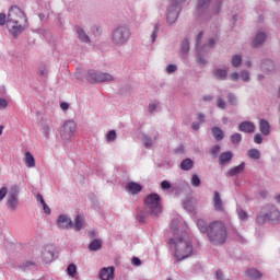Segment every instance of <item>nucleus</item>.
Here are the masks:
<instances>
[{
	"label": "nucleus",
	"mask_w": 280,
	"mask_h": 280,
	"mask_svg": "<svg viewBox=\"0 0 280 280\" xmlns=\"http://www.w3.org/2000/svg\"><path fill=\"white\" fill-rule=\"evenodd\" d=\"M238 218H240V220H246L248 218V213H246V211H244V210H241L238 212Z\"/></svg>",
	"instance_id": "774afa93"
},
{
	"label": "nucleus",
	"mask_w": 280,
	"mask_h": 280,
	"mask_svg": "<svg viewBox=\"0 0 280 280\" xmlns=\"http://www.w3.org/2000/svg\"><path fill=\"white\" fill-rule=\"evenodd\" d=\"M34 268H36V264L32 262V261H26L23 266L22 269L24 270V272L26 270H34Z\"/></svg>",
	"instance_id": "3c124183"
},
{
	"label": "nucleus",
	"mask_w": 280,
	"mask_h": 280,
	"mask_svg": "<svg viewBox=\"0 0 280 280\" xmlns=\"http://www.w3.org/2000/svg\"><path fill=\"white\" fill-rule=\"evenodd\" d=\"M231 143H233V145H237V143H240L242 141V133H233L230 137Z\"/></svg>",
	"instance_id": "c03bdc74"
},
{
	"label": "nucleus",
	"mask_w": 280,
	"mask_h": 280,
	"mask_svg": "<svg viewBox=\"0 0 280 280\" xmlns=\"http://www.w3.org/2000/svg\"><path fill=\"white\" fill-rule=\"evenodd\" d=\"M217 106H218V108H221V110H225L226 109V101H224V98H222V96H218L217 97Z\"/></svg>",
	"instance_id": "09e8293b"
},
{
	"label": "nucleus",
	"mask_w": 280,
	"mask_h": 280,
	"mask_svg": "<svg viewBox=\"0 0 280 280\" xmlns=\"http://www.w3.org/2000/svg\"><path fill=\"white\" fill-rule=\"evenodd\" d=\"M131 264H132V266L139 267V266H141V259L139 257H133L131 259Z\"/></svg>",
	"instance_id": "338daca9"
},
{
	"label": "nucleus",
	"mask_w": 280,
	"mask_h": 280,
	"mask_svg": "<svg viewBox=\"0 0 280 280\" xmlns=\"http://www.w3.org/2000/svg\"><path fill=\"white\" fill-rule=\"evenodd\" d=\"M267 38H268V35L265 32H257L252 40L253 47H261V45L266 43Z\"/></svg>",
	"instance_id": "dca6fc26"
},
{
	"label": "nucleus",
	"mask_w": 280,
	"mask_h": 280,
	"mask_svg": "<svg viewBox=\"0 0 280 280\" xmlns=\"http://www.w3.org/2000/svg\"><path fill=\"white\" fill-rule=\"evenodd\" d=\"M212 75L215 78V80L224 81L226 78H229V70L223 68H217L212 71Z\"/></svg>",
	"instance_id": "4be33fe9"
},
{
	"label": "nucleus",
	"mask_w": 280,
	"mask_h": 280,
	"mask_svg": "<svg viewBox=\"0 0 280 280\" xmlns=\"http://www.w3.org/2000/svg\"><path fill=\"white\" fill-rule=\"evenodd\" d=\"M222 12V0H213L211 3V7L208 10L207 13L203 15L198 14V4H196V16L199 19H211V14H220Z\"/></svg>",
	"instance_id": "9d476101"
},
{
	"label": "nucleus",
	"mask_w": 280,
	"mask_h": 280,
	"mask_svg": "<svg viewBox=\"0 0 280 280\" xmlns=\"http://www.w3.org/2000/svg\"><path fill=\"white\" fill-rule=\"evenodd\" d=\"M187 0H168L166 9V21L168 25H174L178 21L180 11L183 10V3Z\"/></svg>",
	"instance_id": "423d86ee"
},
{
	"label": "nucleus",
	"mask_w": 280,
	"mask_h": 280,
	"mask_svg": "<svg viewBox=\"0 0 280 280\" xmlns=\"http://www.w3.org/2000/svg\"><path fill=\"white\" fill-rule=\"evenodd\" d=\"M5 196H8V187L4 186L0 188V202L5 198Z\"/></svg>",
	"instance_id": "680f3d73"
},
{
	"label": "nucleus",
	"mask_w": 280,
	"mask_h": 280,
	"mask_svg": "<svg viewBox=\"0 0 280 280\" xmlns=\"http://www.w3.org/2000/svg\"><path fill=\"white\" fill-rule=\"evenodd\" d=\"M246 277L252 280H260L264 277V273L258 269L252 268L246 270Z\"/></svg>",
	"instance_id": "b1692460"
},
{
	"label": "nucleus",
	"mask_w": 280,
	"mask_h": 280,
	"mask_svg": "<svg viewBox=\"0 0 280 280\" xmlns=\"http://www.w3.org/2000/svg\"><path fill=\"white\" fill-rule=\"evenodd\" d=\"M42 258L45 261V264H51V261H54V252L44 250L42 254Z\"/></svg>",
	"instance_id": "f704fd0d"
},
{
	"label": "nucleus",
	"mask_w": 280,
	"mask_h": 280,
	"mask_svg": "<svg viewBox=\"0 0 280 280\" xmlns=\"http://www.w3.org/2000/svg\"><path fill=\"white\" fill-rule=\"evenodd\" d=\"M102 249V240L96 238L92 241L89 245V250L91 252H97Z\"/></svg>",
	"instance_id": "473e14b6"
},
{
	"label": "nucleus",
	"mask_w": 280,
	"mask_h": 280,
	"mask_svg": "<svg viewBox=\"0 0 280 280\" xmlns=\"http://www.w3.org/2000/svg\"><path fill=\"white\" fill-rule=\"evenodd\" d=\"M24 163L26 167H36V160L34 159V155L30 151L25 153Z\"/></svg>",
	"instance_id": "bb28decb"
},
{
	"label": "nucleus",
	"mask_w": 280,
	"mask_h": 280,
	"mask_svg": "<svg viewBox=\"0 0 280 280\" xmlns=\"http://www.w3.org/2000/svg\"><path fill=\"white\" fill-rule=\"evenodd\" d=\"M77 34L79 37V40H81L82 43H91V38L89 37V35H86V32H84V28L82 27H77Z\"/></svg>",
	"instance_id": "cd10ccee"
},
{
	"label": "nucleus",
	"mask_w": 280,
	"mask_h": 280,
	"mask_svg": "<svg viewBox=\"0 0 280 280\" xmlns=\"http://www.w3.org/2000/svg\"><path fill=\"white\" fill-rule=\"evenodd\" d=\"M67 275L72 278L75 277V275H78V266H75V264H70L67 267Z\"/></svg>",
	"instance_id": "58836bf2"
},
{
	"label": "nucleus",
	"mask_w": 280,
	"mask_h": 280,
	"mask_svg": "<svg viewBox=\"0 0 280 280\" xmlns=\"http://www.w3.org/2000/svg\"><path fill=\"white\" fill-rule=\"evenodd\" d=\"M215 280H228L226 278H224V272L222 271V269H218L215 271Z\"/></svg>",
	"instance_id": "4d7b16f0"
},
{
	"label": "nucleus",
	"mask_w": 280,
	"mask_h": 280,
	"mask_svg": "<svg viewBox=\"0 0 280 280\" xmlns=\"http://www.w3.org/2000/svg\"><path fill=\"white\" fill-rule=\"evenodd\" d=\"M247 154L249 159H255V160L261 159V152H259L258 149H250L247 151Z\"/></svg>",
	"instance_id": "ea45409f"
},
{
	"label": "nucleus",
	"mask_w": 280,
	"mask_h": 280,
	"mask_svg": "<svg viewBox=\"0 0 280 280\" xmlns=\"http://www.w3.org/2000/svg\"><path fill=\"white\" fill-rule=\"evenodd\" d=\"M197 228L199 229L200 233H209V224L202 219L197 220Z\"/></svg>",
	"instance_id": "2f4dec72"
},
{
	"label": "nucleus",
	"mask_w": 280,
	"mask_h": 280,
	"mask_svg": "<svg viewBox=\"0 0 280 280\" xmlns=\"http://www.w3.org/2000/svg\"><path fill=\"white\" fill-rule=\"evenodd\" d=\"M211 5V0H197V12L199 16H205L209 7Z\"/></svg>",
	"instance_id": "2eb2a0df"
},
{
	"label": "nucleus",
	"mask_w": 280,
	"mask_h": 280,
	"mask_svg": "<svg viewBox=\"0 0 280 280\" xmlns=\"http://www.w3.org/2000/svg\"><path fill=\"white\" fill-rule=\"evenodd\" d=\"M19 186L11 187L9 195L7 197V207L14 211L19 207Z\"/></svg>",
	"instance_id": "9b49d317"
},
{
	"label": "nucleus",
	"mask_w": 280,
	"mask_h": 280,
	"mask_svg": "<svg viewBox=\"0 0 280 280\" xmlns=\"http://www.w3.org/2000/svg\"><path fill=\"white\" fill-rule=\"evenodd\" d=\"M207 237L213 246H222L226 244V237H229V232L226 231V225L222 221H213L209 223V230Z\"/></svg>",
	"instance_id": "7ed1b4c3"
},
{
	"label": "nucleus",
	"mask_w": 280,
	"mask_h": 280,
	"mask_svg": "<svg viewBox=\"0 0 280 280\" xmlns=\"http://www.w3.org/2000/svg\"><path fill=\"white\" fill-rule=\"evenodd\" d=\"M137 220L138 222H140L141 224H143L145 222V213L143 211H140L137 215Z\"/></svg>",
	"instance_id": "052dcab7"
},
{
	"label": "nucleus",
	"mask_w": 280,
	"mask_h": 280,
	"mask_svg": "<svg viewBox=\"0 0 280 280\" xmlns=\"http://www.w3.org/2000/svg\"><path fill=\"white\" fill-rule=\"evenodd\" d=\"M230 80L232 82H237L240 80V73L233 72L232 74H230Z\"/></svg>",
	"instance_id": "69168bd1"
},
{
	"label": "nucleus",
	"mask_w": 280,
	"mask_h": 280,
	"mask_svg": "<svg viewBox=\"0 0 280 280\" xmlns=\"http://www.w3.org/2000/svg\"><path fill=\"white\" fill-rule=\"evenodd\" d=\"M8 31L12 34L13 38L23 34L27 27H30V22L27 21V15L21 10V8L14 5L11 7L8 13L7 20Z\"/></svg>",
	"instance_id": "f257e3e1"
},
{
	"label": "nucleus",
	"mask_w": 280,
	"mask_h": 280,
	"mask_svg": "<svg viewBox=\"0 0 280 280\" xmlns=\"http://www.w3.org/2000/svg\"><path fill=\"white\" fill-rule=\"evenodd\" d=\"M279 209L273 205H267L261 208L260 212L256 217V223L262 226L266 222H279Z\"/></svg>",
	"instance_id": "39448f33"
},
{
	"label": "nucleus",
	"mask_w": 280,
	"mask_h": 280,
	"mask_svg": "<svg viewBox=\"0 0 280 280\" xmlns=\"http://www.w3.org/2000/svg\"><path fill=\"white\" fill-rule=\"evenodd\" d=\"M100 278L102 280H113L115 279V267H104L101 269Z\"/></svg>",
	"instance_id": "f3484780"
},
{
	"label": "nucleus",
	"mask_w": 280,
	"mask_h": 280,
	"mask_svg": "<svg viewBox=\"0 0 280 280\" xmlns=\"http://www.w3.org/2000/svg\"><path fill=\"white\" fill-rule=\"evenodd\" d=\"M220 144H215L210 149V154H212V156H218V154H220Z\"/></svg>",
	"instance_id": "6e6d98bb"
},
{
	"label": "nucleus",
	"mask_w": 280,
	"mask_h": 280,
	"mask_svg": "<svg viewBox=\"0 0 280 280\" xmlns=\"http://www.w3.org/2000/svg\"><path fill=\"white\" fill-rule=\"evenodd\" d=\"M142 143L147 150H150V148H152V144H153L152 138H150V136L143 133L142 135Z\"/></svg>",
	"instance_id": "4c0bfd02"
},
{
	"label": "nucleus",
	"mask_w": 280,
	"mask_h": 280,
	"mask_svg": "<svg viewBox=\"0 0 280 280\" xmlns=\"http://www.w3.org/2000/svg\"><path fill=\"white\" fill-rule=\"evenodd\" d=\"M161 189H163L164 191H167V189H172V184L170 183V180L167 179L162 180Z\"/></svg>",
	"instance_id": "864d4df0"
},
{
	"label": "nucleus",
	"mask_w": 280,
	"mask_h": 280,
	"mask_svg": "<svg viewBox=\"0 0 280 280\" xmlns=\"http://www.w3.org/2000/svg\"><path fill=\"white\" fill-rule=\"evenodd\" d=\"M205 36L203 32H200L196 39V50L197 54H202V46H200V40H202V37Z\"/></svg>",
	"instance_id": "79ce46f5"
},
{
	"label": "nucleus",
	"mask_w": 280,
	"mask_h": 280,
	"mask_svg": "<svg viewBox=\"0 0 280 280\" xmlns=\"http://www.w3.org/2000/svg\"><path fill=\"white\" fill-rule=\"evenodd\" d=\"M240 78H241V80H243V82H249L250 81V72H248V70H243V71H241Z\"/></svg>",
	"instance_id": "8fccbe9b"
},
{
	"label": "nucleus",
	"mask_w": 280,
	"mask_h": 280,
	"mask_svg": "<svg viewBox=\"0 0 280 280\" xmlns=\"http://www.w3.org/2000/svg\"><path fill=\"white\" fill-rule=\"evenodd\" d=\"M213 47H215V39L210 38L208 40V44H205L203 46H201L202 51L208 52L210 49H213Z\"/></svg>",
	"instance_id": "a19ab883"
},
{
	"label": "nucleus",
	"mask_w": 280,
	"mask_h": 280,
	"mask_svg": "<svg viewBox=\"0 0 280 280\" xmlns=\"http://www.w3.org/2000/svg\"><path fill=\"white\" fill-rule=\"evenodd\" d=\"M260 71H262V73H272V71H275V61H272V59L261 60Z\"/></svg>",
	"instance_id": "a211bd4d"
},
{
	"label": "nucleus",
	"mask_w": 280,
	"mask_h": 280,
	"mask_svg": "<svg viewBox=\"0 0 280 280\" xmlns=\"http://www.w3.org/2000/svg\"><path fill=\"white\" fill-rule=\"evenodd\" d=\"M161 31V24H154L153 26V31L151 34V43L152 45H154V43H156V38H159V32Z\"/></svg>",
	"instance_id": "c9c22d12"
},
{
	"label": "nucleus",
	"mask_w": 280,
	"mask_h": 280,
	"mask_svg": "<svg viewBox=\"0 0 280 280\" xmlns=\"http://www.w3.org/2000/svg\"><path fill=\"white\" fill-rule=\"evenodd\" d=\"M213 208L219 213H224V203L222 202V198L220 197V192L219 191H214Z\"/></svg>",
	"instance_id": "6ab92c4d"
},
{
	"label": "nucleus",
	"mask_w": 280,
	"mask_h": 280,
	"mask_svg": "<svg viewBox=\"0 0 280 280\" xmlns=\"http://www.w3.org/2000/svg\"><path fill=\"white\" fill-rule=\"evenodd\" d=\"M85 80L90 84H100L102 82H113L115 78L108 72H102L100 70L90 69L85 75Z\"/></svg>",
	"instance_id": "0eeeda50"
},
{
	"label": "nucleus",
	"mask_w": 280,
	"mask_h": 280,
	"mask_svg": "<svg viewBox=\"0 0 280 280\" xmlns=\"http://www.w3.org/2000/svg\"><path fill=\"white\" fill-rule=\"evenodd\" d=\"M72 229L77 232L82 231V229H84V218H82L81 214H78L74 218V222H72Z\"/></svg>",
	"instance_id": "393cba45"
},
{
	"label": "nucleus",
	"mask_w": 280,
	"mask_h": 280,
	"mask_svg": "<svg viewBox=\"0 0 280 280\" xmlns=\"http://www.w3.org/2000/svg\"><path fill=\"white\" fill-rule=\"evenodd\" d=\"M167 244L174 247V258L177 262L188 259L194 253V245H191V242L183 238V236L170 238Z\"/></svg>",
	"instance_id": "f03ea898"
},
{
	"label": "nucleus",
	"mask_w": 280,
	"mask_h": 280,
	"mask_svg": "<svg viewBox=\"0 0 280 280\" xmlns=\"http://www.w3.org/2000/svg\"><path fill=\"white\" fill-rule=\"evenodd\" d=\"M148 110L150 115H154V113H159V110H161V103L159 101H153L149 103Z\"/></svg>",
	"instance_id": "c85d7f7f"
},
{
	"label": "nucleus",
	"mask_w": 280,
	"mask_h": 280,
	"mask_svg": "<svg viewBox=\"0 0 280 280\" xmlns=\"http://www.w3.org/2000/svg\"><path fill=\"white\" fill-rule=\"evenodd\" d=\"M244 170H246V162H242L240 165L230 168L228 172H225V176L226 178H233V176H240V174H242Z\"/></svg>",
	"instance_id": "4468645a"
},
{
	"label": "nucleus",
	"mask_w": 280,
	"mask_h": 280,
	"mask_svg": "<svg viewBox=\"0 0 280 280\" xmlns=\"http://www.w3.org/2000/svg\"><path fill=\"white\" fill-rule=\"evenodd\" d=\"M106 143H115L117 141V131L115 129L109 130L105 136Z\"/></svg>",
	"instance_id": "72a5a7b5"
},
{
	"label": "nucleus",
	"mask_w": 280,
	"mask_h": 280,
	"mask_svg": "<svg viewBox=\"0 0 280 280\" xmlns=\"http://www.w3.org/2000/svg\"><path fill=\"white\" fill-rule=\"evenodd\" d=\"M207 116H205V114L202 113H197L195 115V121L199 122V124H205V119H206Z\"/></svg>",
	"instance_id": "5fc2aeb1"
},
{
	"label": "nucleus",
	"mask_w": 280,
	"mask_h": 280,
	"mask_svg": "<svg viewBox=\"0 0 280 280\" xmlns=\"http://www.w3.org/2000/svg\"><path fill=\"white\" fill-rule=\"evenodd\" d=\"M228 102L230 106H237L238 104L237 96L234 93H229Z\"/></svg>",
	"instance_id": "37998d69"
},
{
	"label": "nucleus",
	"mask_w": 280,
	"mask_h": 280,
	"mask_svg": "<svg viewBox=\"0 0 280 280\" xmlns=\"http://www.w3.org/2000/svg\"><path fill=\"white\" fill-rule=\"evenodd\" d=\"M259 130H260L261 135H264L265 137H268V135H270V122H268V120H266V119H260L259 120Z\"/></svg>",
	"instance_id": "a878e982"
},
{
	"label": "nucleus",
	"mask_w": 280,
	"mask_h": 280,
	"mask_svg": "<svg viewBox=\"0 0 280 280\" xmlns=\"http://www.w3.org/2000/svg\"><path fill=\"white\" fill-rule=\"evenodd\" d=\"M176 71H178V66L171 63L166 67V73L172 74V73H176Z\"/></svg>",
	"instance_id": "603ef678"
},
{
	"label": "nucleus",
	"mask_w": 280,
	"mask_h": 280,
	"mask_svg": "<svg viewBox=\"0 0 280 280\" xmlns=\"http://www.w3.org/2000/svg\"><path fill=\"white\" fill-rule=\"evenodd\" d=\"M180 51L184 56L189 54V39L185 38L180 44Z\"/></svg>",
	"instance_id": "e433bc0d"
},
{
	"label": "nucleus",
	"mask_w": 280,
	"mask_h": 280,
	"mask_svg": "<svg viewBox=\"0 0 280 280\" xmlns=\"http://www.w3.org/2000/svg\"><path fill=\"white\" fill-rule=\"evenodd\" d=\"M132 37L130 25L120 24L112 31V43L115 47H124Z\"/></svg>",
	"instance_id": "20e7f679"
},
{
	"label": "nucleus",
	"mask_w": 280,
	"mask_h": 280,
	"mask_svg": "<svg viewBox=\"0 0 280 280\" xmlns=\"http://www.w3.org/2000/svg\"><path fill=\"white\" fill-rule=\"evenodd\" d=\"M201 180H200V176H198V174H194L190 178V184L194 186V187H200L201 185Z\"/></svg>",
	"instance_id": "a18cd8bd"
},
{
	"label": "nucleus",
	"mask_w": 280,
	"mask_h": 280,
	"mask_svg": "<svg viewBox=\"0 0 280 280\" xmlns=\"http://www.w3.org/2000/svg\"><path fill=\"white\" fill-rule=\"evenodd\" d=\"M192 167H194V162L189 158L183 160L180 163V170H183L184 172H189V170H191Z\"/></svg>",
	"instance_id": "c756f323"
},
{
	"label": "nucleus",
	"mask_w": 280,
	"mask_h": 280,
	"mask_svg": "<svg viewBox=\"0 0 280 280\" xmlns=\"http://www.w3.org/2000/svg\"><path fill=\"white\" fill-rule=\"evenodd\" d=\"M202 54H206V52L205 51H201L200 54L198 52L197 62H199V65H207V59L202 57Z\"/></svg>",
	"instance_id": "bf43d9fd"
},
{
	"label": "nucleus",
	"mask_w": 280,
	"mask_h": 280,
	"mask_svg": "<svg viewBox=\"0 0 280 280\" xmlns=\"http://www.w3.org/2000/svg\"><path fill=\"white\" fill-rule=\"evenodd\" d=\"M57 226L63 231H69V229H73V221L67 214H60L57 219Z\"/></svg>",
	"instance_id": "f8f14e48"
},
{
	"label": "nucleus",
	"mask_w": 280,
	"mask_h": 280,
	"mask_svg": "<svg viewBox=\"0 0 280 280\" xmlns=\"http://www.w3.org/2000/svg\"><path fill=\"white\" fill-rule=\"evenodd\" d=\"M5 23H8V16L5 15V13H0V26L3 27Z\"/></svg>",
	"instance_id": "e2e57ef3"
},
{
	"label": "nucleus",
	"mask_w": 280,
	"mask_h": 280,
	"mask_svg": "<svg viewBox=\"0 0 280 280\" xmlns=\"http://www.w3.org/2000/svg\"><path fill=\"white\" fill-rule=\"evenodd\" d=\"M255 122L249 120L242 121L238 125L240 132H245L246 135H253V132H255Z\"/></svg>",
	"instance_id": "ddd939ff"
},
{
	"label": "nucleus",
	"mask_w": 280,
	"mask_h": 280,
	"mask_svg": "<svg viewBox=\"0 0 280 280\" xmlns=\"http://www.w3.org/2000/svg\"><path fill=\"white\" fill-rule=\"evenodd\" d=\"M212 137L215 139V141H222V139H224V131L220 129V127H213Z\"/></svg>",
	"instance_id": "7c9ffc66"
},
{
	"label": "nucleus",
	"mask_w": 280,
	"mask_h": 280,
	"mask_svg": "<svg viewBox=\"0 0 280 280\" xmlns=\"http://www.w3.org/2000/svg\"><path fill=\"white\" fill-rule=\"evenodd\" d=\"M8 108V100L0 98V110Z\"/></svg>",
	"instance_id": "0e129e2a"
},
{
	"label": "nucleus",
	"mask_w": 280,
	"mask_h": 280,
	"mask_svg": "<svg viewBox=\"0 0 280 280\" xmlns=\"http://www.w3.org/2000/svg\"><path fill=\"white\" fill-rule=\"evenodd\" d=\"M125 189H126V191H128V194H132L135 196V195L141 192V189H143V187L138 183L129 182L126 185Z\"/></svg>",
	"instance_id": "412c9836"
},
{
	"label": "nucleus",
	"mask_w": 280,
	"mask_h": 280,
	"mask_svg": "<svg viewBox=\"0 0 280 280\" xmlns=\"http://www.w3.org/2000/svg\"><path fill=\"white\" fill-rule=\"evenodd\" d=\"M233 161V152L225 151L219 155V165L224 166Z\"/></svg>",
	"instance_id": "aec40b11"
},
{
	"label": "nucleus",
	"mask_w": 280,
	"mask_h": 280,
	"mask_svg": "<svg viewBox=\"0 0 280 280\" xmlns=\"http://www.w3.org/2000/svg\"><path fill=\"white\" fill-rule=\"evenodd\" d=\"M144 205L150 209L151 215H159L161 213V196L159 194H151L144 199Z\"/></svg>",
	"instance_id": "1a4fd4ad"
},
{
	"label": "nucleus",
	"mask_w": 280,
	"mask_h": 280,
	"mask_svg": "<svg viewBox=\"0 0 280 280\" xmlns=\"http://www.w3.org/2000/svg\"><path fill=\"white\" fill-rule=\"evenodd\" d=\"M183 207L188 213H194L196 211V199L187 198L183 201Z\"/></svg>",
	"instance_id": "5701e85b"
},
{
	"label": "nucleus",
	"mask_w": 280,
	"mask_h": 280,
	"mask_svg": "<svg viewBox=\"0 0 280 280\" xmlns=\"http://www.w3.org/2000/svg\"><path fill=\"white\" fill-rule=\"evenodd\" d=\"M78 130V125L73 120H67L63 122L60 129V137L63 141H70L75 137V132Z\"/></svg>",
	"instance_id": "6e6552de"
},
{
	"label": "nucleus",
	"mask_w": 280,
	"mask_h": 280,
	"mask_svg": "<svg viewBox=\"0 0 280 280\" xmlns=\"http://www.w3.org/2000/svg\"><path fill=\"white\" fill-rule=\"evenodd\" d=\"M254 143H257L258 145H261V143H264V138L260 133H256L254 136Z\"/></svg>",
	"instance_id": "13d9d810"
},
{
	"label": "nucleus",
	"mask_w": 280,
	"mask_h": 280,
	"mask_svg": "<svg viewBox=\"0 0 280 280\" xmlns=\"http://www.w3.org/2000/svg\"><path fill=\"white\" fill-rule=\"evenodd\" d=\"M43 135L46 137V139H49V135H51V128L47 125V122H44L42 125Z\"/></svg>",
	"instance_id": "de8ad7c7"
},
{
	"label": "nucleus",
	"mask_w": 280,
	"mask_h": 280,
	"mask_svg": "<svg viewBox=\"0 0 280 280\" xmlns=\"http://www.w3.org/2000/svg\"><path fill=\"white\" fill-rule=\"evenodd\" d=\"M240 65H242V56L241 55H234L232 57V67H240Z\"/></svg>",
	"instance_id": "49530a36"
}]
</instances>
